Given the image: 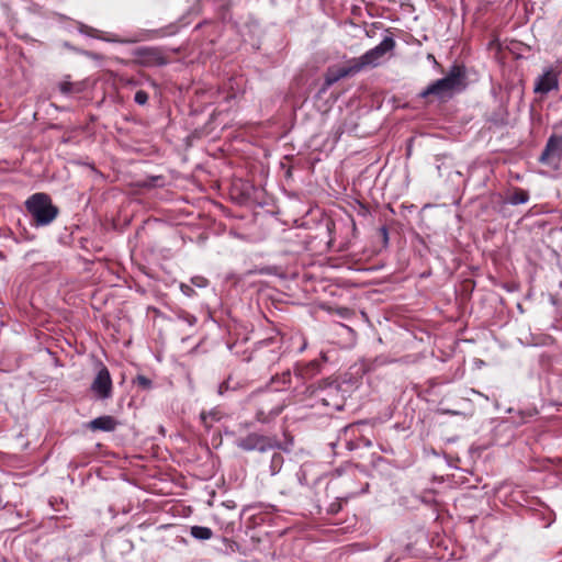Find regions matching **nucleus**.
Masks as SVG:
<instances>
[{
    "label": "nucleus",
    "instance_id": "f257e3e1",
    "mask_svg": "<svg viewBox=\"0 0 562 562\" xmlns=\"http://www.w3.org/2000/svg\"><path fill=\"white\" fill-rule=\"evenodd\" d=\"M465 69L463 66L453 65L446 77L430 83L420 92L422 98L435 95L440 100L450 99L456 92L465 87Z\"/></svg>",
    "mask_w": 562,
    "mask_h": 562
},
{
    "label": "nucleus",
    "instance_id": "f03ea898",
    "mask_svg": "<svg viewBox=\"0 0 562 562\" xmlns=\"http://www.w3.org/2000/svg\"><path fill=\"white\" fill-rule=\"evenodd\" d=\"M25 207L36 226L49 225L58 215V209L46 193H35L25 201Z\"/></svg>",
    "mask_w": 562,
    "mask_h": 562
},
{
    "label": "nucleus",
    "instance_id": "7ed1b4c3",
    "mask_svg": "<svg viewBox=\"0 0 562 562\" xmlns=\"http://www.w3.org/2000/svg\"><path fill=\"white\" fill-rule=\"evenodd\" d=\"M396 46V42L392 36H385L375 47L367 50L360 57H353L360 71L368 67H376L387 53H392Z\"/></svg>",
    "mask_w": 562,
    "mask_h": 562
},
{
    "label": "nucleus",
    "instance_id": "20e7f679",
    "mask_svg": "<svg viewBox=\"0 0 562 562\" xmlns=\"http://www.w3.org/2000/svg\"><path fill=\"white\" fill-rule=\"evenodd\" d=\"M538 161L554 171L562 168V134L550 135Z\"/></svg>",
    "mask_w": 562,
    "mask_h": 562
},
{
    "label": "nucleus",
    "instance_id": "39448f33",
    "mask_svg": "<svg viewBox=\"0 0 562 562\" xmlns=\"http://www.w3.org/2000/svg\"><path fill=\"white\" fill-rule=\"evenodd\" d=\"M359 72H360V69H359L355 58L348 59L342 65L329 66L324 75V83H323L319 92L324 93L334 83H336L340 79L352 77Z\"/></svg>",
    "mask_w": 562,
    "mask_h": 562
},
{
    "label": "nucleus",
    "instance_id": "423d86ee",
    "mask_svg": "<svg viewBox=\"0 0 562 562\" xmlns=\"http://www.w3.org/2000/svg\"><path fill=\"white\" fill-rule=\"evenodd\" d=\"M237 447L245 451L257 450L260 452H266L278 447V440L269 436L252 432L246 437L238 438Z\"/></svg>",
    "mask_w": 562,
    "mask_h": 562
},
{
    "label": "nucleus",
    "instance_id": "0eeeda50",
    "mask_svg": "<svg viewBox=\"0 0 562 562\" xmlns=\"http://www.w3.org/2000/svg\"><path fill=\"white\" fill-rule=\"evenodd\" d=\"M270 345V340L261 341L251 356L256 364L268 370L280 360V352L271 349Z\"/></svg>",
    "mask_w": 562,
    "mask_h": 562
},
{
    "label": "nucleus",
    "instance_id": "6e6552de",
    "mask_svg": "<svg viewBox=\"0 0 562 562\" xmlns=\"http://www.w3.org/2000/svg\"><path fill=\"white\" fill-rule=\"evenodd\" d=\"M559 89V71L553 68L547 69L535 81L533 92L544 95L552 90Z\"/></svg>",
    "mask_w": 562,
    "mask_h": 562
},
{
    "label": "nucleus",
    "instance_id": "1a4fd4ad",
    "mask_svg": "<svg viewBox=\"0 0 562 562\" xmlns=\"http://www.w3.org/2000/svg\"><path fill=\"white\" fill-rule=\"evenodd\" d=\"M92 392L99 398H108L112 392V380L109 370L105 367H101L91 383Z\"/></svg>",
    "mask_w": 562,
    "mask_h": 562
},
{
    "label": "nucleus",
    "instance_id": "9d476101",
    "mask_svg": "<svg viewBox=\"0 0 562 562\" xmlns=\"http://www.w3.org/2000/svg\"><path fill=\"white\" fill-rule=\"evenodd\" d=\"M322 362L321 360L314 359L306 363H296L294 367V375L297 379L307 381L316 376L321 372Z\"/></svg>",
    "mask_w": 562,
    "mask_h": 562
},
{
    "label": "nucleus",
    "instance_id": "9b49d317",
    "mask_svg": "<svg viewBox=\"0 0 562 562\" xmlns=\"http://www.w3.org/2000/svg\"><path fill=\"white\" fill-rule=\"evenodd\" d=\"M116 424V420L112 416L105 415L92 419L89 423V428L93 431H112L115 429Z\"/></svg>",
    "mask_w": 562,
    "mask_h": 562
},
{
    "label": "nucleus",
    "instance_id": "f8f14e48",
    "mask_svg": "<svg viewBox=\"0 0 562 562\" xmlns=\"http://www.w3.org/2000/svg\"><path fill=\"white\" fill-rule=\"evenodd\" d=\"M165 63L166 58L160 50L154 47H143V66L162 65Z\"/></svg>",
    "mask_w": 562,
    "mask_h": 562
},
{
    "label": "nucleus",
    "instance_id": "ddd939ff",
    "mask_svg": "<svg viewBox=\"0 0 562 562\" xmlns=\"http://www.w3.org/2000/svg\"><path fill=\"white\" fill-rule=\"evenodd\" d=\"M291 383V371L285 370L281 374H276L270 379V384L274 391H283Z\"/></svg>",
    "mask_w": 562,
    "mask_h": 562
},
{
    "label": "nucleus",
    "instance_id": "4468645a",
    "mask_svg": "<svg viewBox=\"0 0 562 562\" xmlns=\"http://www.w3.org/2000/svg\"><path fill=\"white\" fill-rule=\"evenodd\" d=\"M81 32H85L87 35H89L91 37H95V38L106 41V42H120V43L124 42L123 40H121L120 37H117L114 34L106 33V32H103V31H100V30H97L93 27H89V26H85V29H81Z\"/></svg>",
    "mask_w": 562,
    "mask_h": 562
},
{
    "label": "nucleus",
    "instance_id": "2eb2a0df",
    "mask_svg": "<svg viewBox=\"0 0 562 562\" xmlns=\"http://www.w3.org/2000/svg\"><path fill=\"white\" fill-rule=\"evenodd\" d=\"M222 418V414L220 411L217 409H212L210 412H205L203 411L201 414H200V419H201V423L202 425L206 428V429H210L213 424L215 422H218L220 419Z\"/></svg>",
    "mask_w": 562,
    "mask_h": 562
},
{
    "label": "nucleus",
    "instance_id": "dca6fc26",
    "mask_svg": "<svg viewBox=\"0 0 562 562\" xmlns=\"http://www.w3.org/2000/svg\"><path fill=\"white\" fill-rule=\"evenodd\" d=\"M529 200L528 191L521 188H514L510 195L508 196V202L513 205L527 203Z\"/></svg>",
    "mask_w": 562,
    "mask_h": 562
},
{
    "label": "nucleus",
    "instance_id": "f3484780",
    "mask_svg": "<svg viewBox=\"0 0 562 562\" xmlns=\"http://www.w3.org/2000/svg\"><path fill=\"white\" fill-rule=\"evenodd\" d=\"M190 535L198 540H209L213 536V531L209 527L192 526L190 528Z\"/></svg>",
    "mask_w": 562,
    "mask_h": 562
},
{
    "label": "nucleus",
    "instance_id": "a211bd4d",
    "mask_svg": "<svg viewBox=\"0 0 562 562\" xmlns=\"http://www.w3.org/2000/svg\"><path fill=\"white\" fill-rule=\"evenodd\" d=\"M325 389H328L330 393H333V392H334V393H338V391H339V386H338L337 384H335V383H333V382H328L327 380L322 381V382L318 384V387H317V389H315V387H314V385H310V386L307 387V391H308V392H310V394H311V395H313V396H319V395L317 394V391H318V390H319V391H323V390H325Z\"/></svg>",
    "mask_w": 562,
    "mask_h": 562
},
{
    "label": "nucleus",
    "instance_id": "6ab92c4d",
    "mask_svg": "<svg viewBox=\"0 0 562 562\" xmlns=\"http://www.w3.org/2000/svg\"><path fill=\"white\" fill-rule=\"evenodd\" d=\"M281 412H282V406H278V407L270 409L268 414H266V412L263 409H259L256 414V418L260 423H267L271 418H274L279 414H281Z\"/></svg>",
    "mask_w": 562,
    "mask_h": 562
},
{
    "label": "nucleus",
    "instance_id": "aec40b11",
    "mask_svg": "<svg viewBox=\"0 0 562 562\" xmlns=\"http://www.w3.org/2000/svg\"><path fill=\"white\" fill-rule=\"evenodd\" d=\"M165 183V179L161 176L150 177L147 180H143V188L145 187H161Z\"/></svg>",
    "mask_w": 562,
    "mask_h": 562
},
{
    "label": "nucleus",
    "instance_id": "412c9836",
    "mask_svg": "<svg viewBox=\"0 0 562 562\" xmlns=\"http://www.w3.org/2000/svg\"><path fill=\"white\" fill-rule=\"evenodd\" d=\"M379 235L383 241V245L386 246L389 243V229L386 226H382L379 229Z\"/></svg>",
    "mask_w": 562,
    "mask_h": 562
},
{
    "label": "nucleus",
    "instance_id": "4be33fe9",
    "mask_svg": "<svg viewBox=\"0 0 562 562\" xmlns=\"http://www.w3.org/2000/svg\"><path fill=\"white\" fill-rule=\"evenodd\" d=\"M192 283L199 288H203V286H206L207 280L203 277H195V278H192Z\"/></svg>",
    "mask_w": 562,
    "mask_h": 562
},
{
    "label": "nucleus",
    "instance_id": "5701e85b",
    "mask_svg": "<svg viewBox=\"0 0 562 562\" xmlns=\"http://www.w3.org/2000/svg\"><path fill=\"white\" fill-rule=\"evenodd\" d=\"M180 289L182 293L186 294L187 296H193L195 294V291L188 284L182 283L180 285Z\"/></svg>",
    "mask_w": 562,
    "mask_h": 562
},
{
    "label": "nucleus",
    "instance_id": "b1692460",
    "mask_svg": "<svg viewBox=\"0 0 562 562\" xmlns=\"http://www.w3.org/2000/svg\"><path fill=\"white\" fill-rule=\"evenodd\" d=\"M340 509H341V504L338 502H334L329 505L328 513L331 515H335V514L339 513Z\"/></svg>",
    "mask_w": 562,
    "mask_h": 562
},
{
    "label": "nucleus",
    "instance_id": "393cba45",
    "mask_svg": "<svg viewBox=\"0 0 562 562\" xmlns=\"http://www.w3.org/2000/svg\"><path fill=\"white\" fill-rule=\"evenodd\" d=\"M72 83L71 82H63L60 83V90L64 93H70L72 91Z\"/></svg>",
    "mask_w": 562,
    "mask_h": 562
},
{
    "label": "nucleus",
    "instance_id": "a878e982",
    "mask_svg": "<svg viewBox=\"0 0 562 562\" xmlns=\"http://www.w3.org/2000/svg\"><path fill=\"white\" fill-rule=\"evenodd\" d=\"M282 460L283 458L280 453H274L272 457V467H274L277 463H281Z\"/></svg>",
    "mask_w": 562,
    "mask_h": 562
},
{
    "label": "nucleus",
    "instance_id": "bb28decb",
    "mask_svg": "<svg viewBox=\"0 0 562 562\" xmlns=\"http://www.w3.org/2000/svg\"><path fill=\"white\" fill-rule=\"evenodd\" d=\"M151 384V381L145 376H143V390L149 389Z\"/></svg>",
    "mask_w": 562,
    "mask_h": 562
},
{
    "label": "nucleus",
    "instance_id": "cd10ccee",
    "mask_svg": "<svg viewBox=\"0 0 562 562\" xmlns=\"http://www.w3.org/2000/svg\"><path fill=\"white\" fill-rule=\"evenodd\" d=\"M140 99H142L140 90H138L134 94V100H135L136 103L140 104Z\"/></svg>",
    "mask_w": 562,
    "mask_h": 562
},
{
    "label": "nucleus",
    "instance_id": "c85d7f7f",
    "mask_svg": "<svg viewBox=\"0 0 562 562\" xmlns=\"http://www.w3.org/2000/svg\"><path fill=\"white\" fill-rule=\"evenodd\" d=\"M147 99H148L147 93L143 92V99H142L143 104L146 103Z\"/></svg>",
    "mask_w": 562,
    "mask_h": 562
},
{
    "label": "nucleus",
    "instance_id": "c756f323",
    "mask_svg": "<svg viewBox=\"0 0 562 562\" xmlns=\"http://www.w3.org/2000/svg\"><path fill=\"white\" fill-rule=\"evenodd\" d=\"M321 401L323 402L324 405H329V402L327 401L326 397H321Z\"/></svg>",
    "mask_w": 562,
    "mask_h": 562
},
{
    "label": "nucleus",
    "instance_id": "7c9ffc66",
    "mask_svg": "<svg viewBox=\"0 0 562 562\" xmlns=\"http://www.w3.org/2000/svg\"><path fill=\"white\" fill-rule=\"evenodd\" d=\"M134 381H139V382H140V374H137V375L134 378Z\"/></svg>",
    "mask_w": 562,
    "mask_h": 562
},
{
    "label": "nucleus",
    "instance_id": "2f4dec72",
    "mask_svg": "<svg viewBox=\"0 0 562 562\" xmlns=\"http://www.w3.org/2000/svg\"><path fill=\"white\" fill-rule=\"evenodd\" d=\"M432 59H434V61L437 64V61H436V59H435L434 55H429V60H432Z\"/></svg>",
    "mask_w": 562,
    "mask_h": 562
},
{
    "label": "nucleus",
    "instance_id": "473e14b6",
    "mask_svg": "<svg viewBox=\"0 0 562 562\" xmlns=\"http://www.w3.org/2000/svg\"><path fill=\"white\" fill-rule=\"evenodd\" d=\"M432 59H434V61L437 64V61H436V59H435L434 55H429V60H432Z\"/></svg>",
    "mask_w": 562,
    "mask_h": 562
},
{
    "label": "nucleus",
    "instance_id": "72a5a7b5",
    "mask_svg": "<svg viewBox=\"0 0 562 562\" xmlns=\"http://www.w3.org/2000/svg\"><path fill=\"white\" fill-rule=\"evenodd\" d=\"M226 386V383H223L222 385H220V392L222 393V389Z\"/></svg>",
    "mask_w": 562,
    "mask_h": 562
}]
</instances>
